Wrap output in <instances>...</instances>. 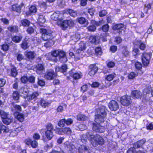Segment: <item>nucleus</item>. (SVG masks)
I'll return each instance as SVG.
<instances>
[{
  "mask_svg": "<svg viewBox=\"0 0 153 153\" xmlns=\"http://www.w3.org/2000/svg\"><path fill=\"white\" fill-rule=\"evenodd\" d=\"M21 81L23 83H26L28 81V78L26 76H23L21 78Z\"/></svg>",
  "mask_w": 153,
  "mask_h": 153,
  "instance_id": "obj_56",
  "label": "nucleus"
},
{
  "mask_svg": "<svg viewBox=\"0 0 153 153\" xmlns=\"http://www.w3.org/2000/svg\"><path fill=\"white\" fill-rule=\"evenodd\" d=\"M45 1H44L43 0H42L41 1L39 2V6L40 7H44L45 8L46 7V2H47V0H44Z\"/></svg>",
  "mask_w": 153,
  "mask_h": 153,
  "instance_id": "obj_48",
  "label": "nucleus"
},
{
  "mask_svg": "<svg viewBox=\"0 0 153 153\" xmlns=\"http://www.w3.org/2000/svg\"><path fill=\"white\" fill-rule=\"evenodd\" d=\"M120 102L123 105L128 106L131 103V100L130 96L125 95L121 97Z\"/></svg>",
  "mask_w": 153,
  "mask_h": 153,
  "instance_id": "obj_5",
  "label": "nucleus"
},
{
  "mask_svg": "<svg viewBox=\"0 0 153 153\" xmlns=\"http://www.w3.org/2000/svg\"><path fill=\"white\" fill-rule=\"evenodd\" d=\"M152 55L151 53H144L143 54L142 57V62L143 65L147 66L149 64V60Z\"/></svg>",
  "mask_w": 153,
  "mask_h": 153,
  "instance_id": "obj_8",
  "label": "nucleus"
},
{
  "mask_svg": "<svg viewBox=\"0 0 153 153\" xmlns=\"http://www.w3.org/2000/svg\"><path fill=\"white\" fill-rule=\"evenodd\" d=\"M38 144L37 142L36 141H32L31 146L32 147L36 148Z\"/></svg>",
  "mask_w": 153,
  "mask_h": 153,
  "instance_id": "obj_63",
  "label": "nucleus"
},
{
  "mask_svg": "<svg viewBox=\"0 0 153 153\" xmlns=\"http://www.w3.org/2000/svg\"><path fill=\"white\" fill-rule=\"evenodd\" d=\"M57 75L56 73L54 72L53 70L50 69L48 70L46 73L45 76V78L48 80H51Z\"/></svg>",
  "mask_w": 153,
  "mask_h": 153,
  "instance_id": "obj_9",
  "label": "nucleus"
},
{
  "mask_svg": "<svg viewBox=\"0 0 153 153\" xmlns=\"http://www.w3.org/2000/svg\"><path fill=\"white\" fill-rule=\"evenodd\" d=\"M64 128H56V134L59 135H63L64 134Z\"/></svg>",
  "mask_w": 153,
  "mask_h": 153,
  "instance_id": "obj_32",
  "label": "nucleus"
},
{
  "mask_svg": "<svg viewBox=\"0 0 153 153\" xmlns=\"http://www.w3.org/2000/svg\"><path fill=\"white\" fill-rule=\"evenodd\" d=\"M107 13V12L105 10H102L99 13V16L100 17H103L105 16Z\"/></svg>",
  "mask_w": 153,
  "mask_h": 153,
  "instance_id": "obj_55",
  "label": "nucleus"
},
{
  "mask_svg": "<svg viewBox=\"0 0 153 153\" xmlns=\"http://www.w3.org/2000/svg\"><path fill=\"white\" fill-rule=\"evenodd\" d=\"M9 48V46L7 44H4L1 46V48L2 50L5 51H8Z\"/></svg>",
  "mask_w": 153,
  "mask_h": 153,
  "instance_id": "obj_52",
  "label": "nucleus"
},
{
  "mask_svg": "<svg viewBox=\"0 0 153 153\" xmlns=\"http://www.w3.org/2000/svg\"><path fill=\"white\" fill-rule=\"evenodd\" d=\"M58 25L63 30H65L69 27L73 26L74 24L72 20H65L63 21H59L57 22Z\"/></svg>",
  "mask_w": 153,
  "mask_h": 153,
  "instance_id": "obj_4",
  "label": "nucleus"
},
{
  "mask_svg": "<svg viewBox=\"0 0 153 153\" xmlns=\"http://www.w3.org/2000/svg\"><path fill=\"white\" fill-rule=\"evenodd\" d=\"M95 54L97 55H101L102 54V52L101 48L98 47L96 48L95 50Z\"/></svg>",
  "mask_w": 153,
  "mask_h": 153,
  "instance_id": "obj_49",
  "label": "nucleus"
},
{
  "mask_svg": "<svg viewBox=\"0 0 153 153\" xmlns=\"http://www.w3.org/2000/svg\"><path fill=\"white\" fill-rule=\"evenodd\" d=\"M77 120L79 121H83L87 118V117L83 114H79L77 117Z\"/></svg>",
  "mask_w": 153,
  "mask_h": 153,
  "instance_id": "obj_35",
  "label": "nucleus"
},
{
  "mask_svg": "<svg viewBox=\"0 0 153 153\" xmlns=\"http://www.w3.org/2000/svg\"><path fill=\"white\" fill-rule=\"evenodd\" d=\"M93 140L95 142V145L93 144L94 146H96L97 144L102 145L104 143V140L102 137L99 135L96 134L94 135L91 132H87L85 134L82 135L81 139L83 140V143L86 141L87 139Z\"/></svg>",
  "mask_w": 153,
  "mask_h": 153,
  "instance_id": "obj_1",
  "label": "nucleus"
},
{
  "mask_svg": "<svg viewBox=\"0 0 153 153\" xmlns=\"http://www.w3.org/2000/svg\"><path fill=\"white\" fill-rule=\"evenodd\" d=\"M135 66L137 69L140 70L141 68L142 65L140 62H137L135 64Z\"/></svg>",
  "mask_w": 153,
  "mask_h": 153,
  "instance_id": "obj_60",
  "label": "nucleus"
},
{
  "mask_svg": "<svg viewBox=\"0 0 153 153\" xmlns=\"http://www.w3.org/2000/svg\"><path fill=\"white\" fill-rule=\"evenodd\" d=\"M40 32L42 33V38L45 41L52 40L53 38L52 32L49 30H46L44 28L40 29Z\"/></svg>",
  "mask_w": 153,
  "mask_h": 153,
  "instance_id": "obj_3",
  "label": "nucleus"
},
{
  "mask_svg": "<svg viewBox=\"0 0 153 153\" xmlns=\"http://www.w3.org/2000/svg\"><path fill=\"white\" fill-rule=\"evenodd\" d=\"M145 142L146 140L144 139L138 141L134 143V147L135 148L140 147L143 145Z\"/></svg>",
  "mask_w": 153,
  "mask_h": 153,
  "instance_id": "obj_21",
  "label": "nucleus"
},
{
  "mask_svg": "<svg viewBox=\"0 0 153 153\" xmlns=\"http://www.w3.org/2000/svg\"><path fill=\"white\" fill-rule=\"evenodd\" d=\"M108 106L110 109L112 111H116L119 108V105L117 102L112 100L108 104Z\"/></svg>",
  "mask_w": 153,
  "mask_h": 153,
  "instance_id": "obj_10",
  "label": "nucleus"
},
{
  "mask_svg": "<svg viewBox=\"0 0 153 153\" xmlns=\"http://www.w3.org/2000/svg\"><path fill=\"white\" fill-rule=\"evenodd\" d=\"M89 148L86 146L83 145H81L79 147V151L80 152H87L88 153Z\"/></svg>",
  "mask_w": 153,
  "mask_h": 153,
  "instance_id": "obj_27",
  "label": "nucleus"
},
{
  "mask_svg": "<svg viewBox=\"0 0 153 153\" xmlns=\"http://www.w3.org/2000/svg\"><path fill=\"white\" fill-rule=\"evenodd\" d=\"M80 36L79 34L76 33L72 37V39L74 42H76L80 39Z\"/></svg>",
  "mask_w": 153,
  "mask_h": 153,
  "instance_id": "obj_43",
  "label": "nucleus"
},
{
  "mask_svg": "<svg viewBox=\"0 0 153 153\" xmlns=\"http://www.w3.org/2000/svg\"><path fill=\"white\" fill-rule=\"evenodd\" d=\"M17 74V72L15 68H13L10 71V75L11 76L15 77Z\"/></svg>",
  "mask_w": 153,
  "mask_h": 153,
  "instance_id": "obj_41",
  "label": "nucleus"
},
{
  "mask_svg": "<svg viewBox=\"0 0 153 153\" xmlns=\"http://www.w3.org/2000/svg\"><path fill=\"white\" fill-rule=\"evenodd\" d=\"M12 97L14 100H18L19 97V93L17 91L13 92L12 94Z\"/></svg>",
  "mask_w": 153,
  "mask_h": 153,
  "instance_id": "obj_42",
  "label": "nucleus"
},
{
  "mask_svg": "<svg viewBox=\"0 0 153 153\" xmlns=\"http://www.w3.org/2000/svg\"><path fill=\"white\" fill-rule=\"evenodd\" d=\"M36 72L39 74H42L44 71L45 68L43 64H39L36 67Z\"/></svg>",
  "mask_w": 153,
  "mask_h": 153,
  "instance_id": "obj_16",
  "label": "nucleus"
},
{
  "mask_svg": "<svg viewBox=\"0 0 153 153\" xmlns=\"http://www.w3.org/2000/svg\"><path fill=\"white\" fill-rule=\"evenodd\" d=\"M109 29V27L108 24L105 25L102 27V30L104 32L107 31Z\"/></svg>",
  "mask_w": 153,
  "mask_h": 153,
  "instance_id": "obj_61",
  "label": "nucleus"
},
{
  "mask_svg": "<svg viewBox=\"0 0 153 153\" xmlns=\"http://www.w3.org/2000/svg\"><path fill=\"white\" fill-rule=\"evenodd\" d=\"M51 103V102H49L48 101H46L43 99H41L40 101V102L38 103L40 104V105L44 108L46 106L48 105Z\"/></svg>",
  "mask_w": 153,
  "mask_h": 153,
  "instance_id": "obj_26",
  "label": "nucleus"
},
{
  "mask_svg": "<svg viewBox=\"0 0 153 153\" xmlns=\"http://www.w3.org/2000/svg\"><path fill=\"white\" fill-rule=\"evenodd\" d=\"M25 55L29 59H33L36 56V54L34 51H26L25 53Z\"/></svg>",
  "mask_w": 153,
  "mask_h": 153,
  "instance_id": "obj_18",
  "label": "nucleus"
},
{
  "mask_svg": "<svg viewBox=\"0 0 153 153\" xmlns=\"http://www.w3.org/2000/svg\"><path fill=\"white\" fill-rule=\"evenodd\" d=\"M72 70L70 73L74 79H78L82 78V74L80 72H74Z\"/></svg>",
  "mask_w": 153,
  "mask_h": 153,
  "instance_id": "obj_15",
  "label": "nucleus"
},
{
  "mask_svg": "<svg viewBox=\"0 0 153 153\" xmlns=\"http://www.w3.org/2000/svg\"><path fill=\"white\" fill-rule=\"evenodd\" d=\"M47 131H52L54 129L53 126L51 123L48 124L46 126Z\"/></svg>",
  "mask_w": 153,
  "mask_h": 153,
  "instance_id": "obj_40",
  "label": "nucleus"
},
{
  "mask_svg": "<svg viewBox=\"0 0 153 153\" xmlns=\"http://www.w3.org/2000/svg\"><path fill=\"white\" fill-rule=\"evenodd\" d=\"M139 51L138 49L137 48H134L132 51L133 55L135 56H136V55L139 54Z\"/></svg>",
  "mask_w": 153,
  "mask_h": 153,
  "instance_id": "obj_58",
  "label": "nucleus"
},
{
  "mask_svg": "<svg viewBox=\"0 0 153 153\" xmlns=\"http://www.w3.org/2000/svg\"><path fill=\"white\" fill-rule=\"evenodd\" d=\"M127 153H136L135 148H131L127 151Z\"/></svg>",
  "mask_w": 153,
  "mask_h": 153,
  "instance_id": "obj_64",
  "label": "nucleus"
},
{
  "mask_svg": "<svg viewBox=\"0 0 153 153\" xmlns=\"http://www.w3.org/2000/svg\"><path fill=\"white\" fill-rule=\"evenodd\" d=\"M97 124H94L93 126V129L94 131H95L97 132L98 131H99L98 129L99 128L100 126V124L101 122H100L99 123H97L96 122Z\"/></svg>",
  "mask_w": 153,
  "mask_h": 153,
  "instance_id": "obj_50",
  "label": "nucleus"
},
{
  "mask_svg": "<svg viewBox=\"0 0 153 153\" xmlns=\"http://www.w3.org/2000/svg\"><path fill=\"white\" fill-rule=\"evenodd\" d=\"M45 136L49 140H51L53 136V131H45Z\"/></svg>",
  "mask_w": 153,
  "mask_h": 153,
  "instance_id": "obj_31",
  "label": "nucleus"
},
{
  "mask_svg": "<svg viewBox=\"0 0 153 153\" xmlns=\"http://www.w3.org/2000/svg\"><path fill=\"white\" fill-rule=\"evenodd\" d=\"M39 95V94L38 92H34L27 97L28 100L29 101L33 102L37 99V97Z\"/></svg>",
  "mask_w": 153,
  "mask_h": 153,
  "instance_id": "obj_14",
  "label": "nucleus"
},
{
  "mask_svg": "<svg viewBox=\"0 0 153 153\" xmlns=\"http://www.w3.org/2000/svg\"><path fill=\"white\" fill-rule=\"evenodd\" d=\"M124 27V25L122 24L116 25L113 27V29L115 30H120Z\"/></svg>",
  "mask_w": 153,
  "mask_h": 153,
  "instance_id": "obj_38",
  "label": "nucleus"
},
{
  "mask_svg": "<svg viewBox=\"0 0 153 153\" xmlns=\"http://www.w3.org/2000/svg\"><path fill=\"white\" fill-rule=\"evenodd\" d=\"M64 134H71V129L68 127L64 128Z\"/></svg>",
  "mask_w": 153,
  "mask_h": 153,
  "instance_id": "obj_51",
  "label": "nucleus"
},
{
  "mask_svg": "<svg viewBox=\"0 0 153 153\" xmlns=\"http://www.w3.org/2000/svg\"><path fill=\"white\" fill-rule=\"evenodd\" d=\"M37 11L36 7L35 6H31L29 8V12H26V14L27 15H30L31 13H34Z\"/></svg>",
  "mask_w": 153,
  "mask_h": 153,
  "instance_id": "obj_25",
  "label": "nucleus"
},
{
  "mask_svg": "<svg viewBox=\"0 0 153 153\" xmlns=\"http://www.w3.org/2000/svg\"><path fill=\"white\" fill-rule=\"evenodd\" d=\"M38 21L41 23H43L45 22V19L44 16L42 15H39Z\"/></svg>",
  "mask_w": 153,
  "mask_h": 153,
  "instance_id": "obj_36",
  "label": "nucleus"
},
{
  "mask_svg": "<svg viewBox=\"0 0 153 153\" xmlns=\"http://www.w3.org/2000/svg\"><path fill=\"white\" fill-rule=\"evenodd\" d=\"M24 6V4L22 2L20 5L14 4L12 6V10L18 13H20L22 8Z\"/></svg>",
  "mask_w": 153,
  "mask_h": 153,
  "instance_id": "obj_12",
  "label": "nucleus"
},
{
  "mask_svg": "<svg viewBox=\"0 0 153 153\" xmlns=\"http://www.w3.org/2000/svg\"><path fill=\"white\" fill-rule=\"evenodd\" d=\"M2 131L4 132H10L11 130H10L8 126L2 125L0 127V134Z\"/></svg>",
  "mask_w": 153,
  "mask_h": 153,
  "instance_id": "obj_30",
  "label": "nucleus"
},
{
  "mask_svg": "<svg viewBox=\"0 0 153 153\" xmlns=\"http://www.w3.org/2000/svg\"><path fill=\"white\" fill-rule=\"evenodd\" d=\"M60 50H55L53 51L52 53V58H55L58 55H59V53Z\"/></svg>",
  "mask_w": 153,
  "mask_h": 153,
  "instance_id": "obj_54",
  "label": "nucleus"
},
{
  "mask_svg": "<svg viewBox=\"0 0 153 153\" xmlns=\"http://www.w3.org/2000/svg\"><path fill=\"white\" fill-rule=\"evenodd\" d=\"M22 37L21 36H15L13 37V41L16 43L19 42L22 40Z\"/></svg>",
  "mask_w": 153,
  "mask_h": 153,
  "instance_id": "obj_34",
  "label": "nucleus"
},
{
  "mask_svg": "<svg viewBox=\"0 0 153 153\" xmlns=\"http://www.w3.org/2000/svg\"><path fill=\"white\" fill-rule=\"evenodd\" d=\"M79 45V48L77 50L76 53L78 54L77 56H79V59H80V58H82L84 55L83 53L85 50L86 47L85 44L82 42H80Z\"/></svg>",
  "mask_w": 153,
  "mask_h": 153,
  "instance_id": "obj_7",
  "label": "nucleus"
},
{
  "mask_svg": "<svg viewBox=\"0 0 153 153\" xmlns=\"http://www.w3.org/2000/svg\"><path fill=\"white\" fill-rule=\"evenodd\" d=\"M35 80V77L33 76H31L28 78V81L30 82L34 83Z\"/></svg>",
  "mask_w": 153,
  "mask_h": 153,
  "instance_id": "obj_59",
  "label": "nucleus"
},
{
  "mask_svg": "<svg viewBox=\"0 0 153 153\" xmlns=\"http://www.w3.org/2000/svg\"><path fill=\"white\" fill-rule=\"evenodd\" d=\"M90 42L92 43H95L96 41V36H91L89 38Z\"/></svg>",
  "mask_w": 153,
  "mask_h": 153,
  "instance_id": "obj_57",
  "label": "nucleus"
},
{
  "mask_svg": "<svg viewBox=\"0 0 153 153\" xmlns=\"http://www.w3.org/2000/svg\"><path fill=\"white\" fill-rule=\"evenodd\" d=\"M16 118L20 122H22L24 119V115L21 113H19L16 116Z\"/></svg>",
  "mask_w": 153,
  "mask_h": 153,
  "instance_id": "obj_33",
  "label": "nucleus"
},
{
  "mask_svg": "<svg viewBox=\"0 0 153 153\" xmlns=\"http://www.w3.org/2000/svg\"><path fill=\"white\" fill-rule=\"evenodd\" d=\"M29 91L28 87L25 86L22 87L19 90L20 93L23 94L25 95H27L29 92Z\"/></svg>",
  "mask_w": 153,
  "mask_h": 153,
  "instance_id": "obj_19",
  "label": "nucleus"
},
{
  "mask_svg": "<svg viewBox=\"0 0 153 153\" xmlns=\"http://www.w3.org/2000/svg\"><path fill=\"white\" fill-rule=\"evenodd\" d=\"M78 22L81 24H85V25H87L88 22L83 17H80L77 19Z\"/></svg>",
  "mask_w": 153,
  "mask_h": 153,
  "instance_id": "obj_29",
  "label": "nucleus"
},
{
  "mask_svg": "<svg viewBox=\"0 0 153 153\" xmlns=\"http://www.w3.org/2000/svg\"><path fill=\"white\" fill-rule=\"evenodd\" d=\"M0 115L2 120L5 118L6 117H7L8 116H10L7 113L5 112L3 110L1 111L0 113Z\"/></svg>",
  "mask_w": 153,
  "mask_h": 153,
  "instance_id": "obj_44",
  "label": "nucleus"
},
{
  "mask_svg": "<svg viewBox=\"0 0 153 153\" xmlns=\"http://www.w3.org/2000/svg\"><path fill=\"white\" fill-rule=\"evenodd\" d=\"M22 25L24 27H27L30 25V22L27 19H24L21 21Z\"/></svg>",
  "mask_w": 153,
  "mask_h": 153,
  "instance_id": "obj_45",
  "label": "nucleus"
},
{
  "mask_svg": "<svg viewBox=\"0 0 153 153\" xmlns=\"http://www.w3.org/2000/svg\"><path fill=\"white\" fill-rule=\"evenodd\" d=\"M115 74L113 73L111 74H109L106 76L105 79L108 81H111L112 80L114 77Z\"/></svg>",
  "mask_w": 153,
  "mask_h": 153,
  "instance_id": "obj_37",
  "label": "nucleus"
},
{
  "mask_svg": "<svg viewBox=\"0 0 153 153\" xmlns=\"http://www.w3.org/2000/svg\"><path fill=\"white\" fill-rule=\"evenodd\" d=\"M98 67L95 65H91L89 66L88 74L91 76H93L97 72Z\"/></svg>",
  "mask_w": 153,
  "mask_h": 153,
  "instance_id": "obj_11",
  "label": "nucleus"
},
{
  "mask_svg": "<svg viewBox=\"0 0 153 153\" xmlns=\"http://www.w3.org/2000/svg\"><path fill=\"white\" fill-rule=\"evenodd\" d=\"M62 12L57 11L54 13L51 16V18L54 21H60L63 19L64 17Z\"/></svg>",
  "mask_w": 153,
  "mask_h": 153,
  "instance_id": "obj_6",
  "label": "nucleus"
},
{
  "mask_svg": "<svg viewBox=\"0 0 153 153\" xmlns=\"http://www.w3.org/2000/svg\"><path fill=\"white\" fill-rule=\"evenodd\" d=\"M137 74L134 72L130 73L128 75V77L129 79H133L135 77L137 76Z\"/></svg>",
  "mask_w": 153,
  "mask_h": 153,
  "instance_id": "obj_53",
  "label": "nucleus"
},
{
  "mask_svg": "<svg viewBox=\"0 0 153 153\" xmlns=\"http://www.w3.org/2000/svg\"><path fill=\"white\" fill-rule=\"evenodd\" d=\"M107 110L105 106H101L97 109V114L95 115V121L96 122H102L107 114Z\"/></svg>",
  "mask_w": 153,
  "mask_h": 153,
  "instance_id": "obj_2",
  "label": "nucleus"
},
{
  "mask_svg": "<svg viewBox=\"0 0 153 153\" xmlns=\"http://www.w3.org/2000/svg\"><path fill=\"white\" fill-rule=\"evenodd\" d=\"M142 95L141 92L137 90L132 91L131 93V96L134 99L140 98Z\"/></svg>",
  "mask_w": 153,
  "mask_h": 153,
  "instance_id": "obj_17",
  "label": "nucleus"
},
{
  "mask_svg": "<svg viewBox=\"0 0 153 153\" xmlns=\"http://www.w3.org/2000/svg\"><path fill=\"white\" fill-rule=\"evenodd\" d=\"M12 118L11 117L9 116L2 120V121L5 124L8 125L11 122Z\"/></svg>",
  "mask_w": 153,
  "mask_h": 153,
  "instance_id": "obj_28",
  "label": "nucleus"
},
{
  "mask_svg": "<svg viewBox=\"0 0 153 153\" xmlns=\"http://www.w3.org/2000/svg\"><path fill=\"white\" fill-rule=\"evenodd\" d=\"M107 66L109 68H112L115 65L114 63L112 61H110L107 63Z\"/></svg>",
  "mask_w": 153,
  "mask_h": 153,
  "instance_id": "obj_62",
  "label": "nucleus"
},
{
  "mask_svg": "<svg viewBox=\"0 0 153 153\" xmlns=\"http://www.w3.org/2000/svg\"><path fill=\"white\" fill-rule=\"evenodd\" d=\"M66 107V105L65 104L59 105L57 108V111L58 112H61L64 110V108H65Z\"/></svg>",
  "mask_w": 153,
  "mask_h": 153,
  "instance_id": "obj_39",
  "label": "nucleus"
},
{
  "mask_svg": "<svg viewBox=\"0 0 153 153\" xmlns=\"http://www.w3.org/2000/svg\"><path fill=\"white\" fill-rule=\"evenodd\" d=\"M66 11V10L65 11ZM67 13L69 14L71 16L74 17L77 16V12L76 10L71 9H68L66 11Z\"/></svg>",
  "mask_w": 153,
  "mask_h": 153,
  "instance_id": "obj_23",
  "label": "nucleus"
},
{
  "mask_svg": "<svg viewBox=\"0 0 153 153\" xmlns=\"http://www.w3.org/2000/svg\"><path fill=\"white\" fill-rule=\"evenodd\" d=\"M59 60L62 63H64L67 62L68 59L66 56L65 53L63 51L60 50L59 54Z\"/></svg>",
  "mask_w": 153,
  "mask_h": 153,
  "instance_id": "obj_13",
  "label": "nucleus"
},
{
  "mask_svg": "<svg viewBox=\"0 0 153 153\" xmlns=\"http://www.w3.org/2000/svg\"><path fill=\"white\" fill-rule=\"evenodd\" d=\"M20 45L22 49L26 50L29 47L30 44L28 41L24 40L22 41Z\"/></svg>",
  "mask_w": 153,
  "mask_h": 153,
  "instance_id": "obj_20",
  "label": "nucleus"
},
{
  "mask_svg": "<svg viewBox=\"0 0 153 153\" xmlns=\"http://www.w3.org/2000/svg\"><path fill=\"white\" fill-rule=\"evenodd\" d=\"M11 110L14 114L22 111V108L20 106L18 105H14L13 107L11 108Z\"/></svg>",
  "mask_w": 153,
  "mask_h": 153,
  "instance_id": "obj_22",
  "label": "nucleus"
},
{
  "mask_svg": "<svg viewBox=\"0 0 153 153\" xmlns=\"http://www.w3.org/2000/svg\"><path fill=\"white\" fill-rule=\"evenodd\" d=\"M8 30L12 33H17L18 31V27L16 26H11L8 27Z\"/></svg>",
  "mask_w": 153,
  "mask_h": 153,
  "instance_id": "obj_24",
  "label": "nucleus"
},
{
  "mask_svg": "<svg viewBox=\"0 0 153 153\" xmlns=\"http://www.w3.org/2000/svg\"><path fill=\"white\" fill-rule=\"evenodd\" d=\"M65 124V119H62L60 120L58 123V126L60 127H63Z\"/></svg>",
  "mask_w": 153,
  "mask_h": 153,
  "instance_id": "obj_46",
  "label": "nucleus"
},
{
  "mask_svg": "<svg viewBox=\"0 0 153 153\" xmlns=\"http://www.w3.org/2000/svg\"><path fill=\"white\" fill-rule=\"evenodd\" d=\"M139 48L141 50H143L146 48V45L140 41H138Z\"/></svg>",
  "mask_w": 153,
  "mask_h": 153,
  "instance_id": "obj_47",
  "label": "nucleus"
}]
</instances>
